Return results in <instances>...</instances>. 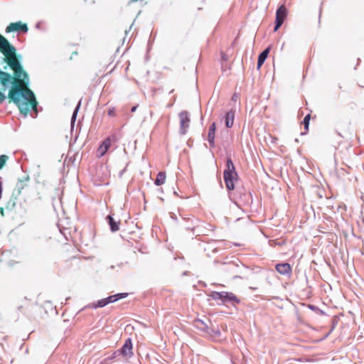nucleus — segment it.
Returning a JSON list of instances; mask_svg holds the SVG:
<instances>
[{
	"label": "nucleus",
	"mask_w": 364,
	"mask_h": 364,
	"mask_svg": "<svg viewBox=\"0 0 364 364\" xmlns=\"http://www.w3.org/2000/svg\"><path fill=\"white\" fill-rule=\"evenodd\" d=\"M14 77L6 72L0 71V83L3 87V90H6L9 85H11L8 97L18 107L21 114L26 117L31 109L36 112L38 102L33 92L28 87L30 82L28 73H26L27 82L26 84L24 75H21L18 77L14 70Z\"/></svg>",
	"instance_id": "obj_1"
},
{
	"label": "nucleus",
	"mask_w": 364,
	"mask_h": 364,
	"mask_svg": "<svg viewBox=\"0 0 364 364\" xmlns=\"http://www.w3.org/2000/svg\"><path fill=\"white\" fill-rule=\"evenodd\" d=\"M0 51L4 55V57L2 58V62L7 64V65L4 67V69L6 70L7 67L9 66L11 70L15 71L16 75L18 77H20L21 75H24L26 76V81H27L26 72L23 70V66L20 62L21 55L16 53V48L1 34Z\"/></svg>",
	"instance_id": "obj_2"
},
{
	"label": "nucleus",
	"mask_w": 364,
	"mask_h": 364,
	"mask_svg": "<svg viewBox=\"0 0 364 364\" xmlns=\"http://www.w3.org/2000/svg\"><path fill=\"white\" fill-rule=\"evenodd\" d=\"M193 326L198 330L203 332L205 336L211 338L220 337L221 332L218 327H215L209 319L205 321L200 318L193 321Z\"/></svg>",
	"instance_id": "obj_3"
},
{
	"label": "nucleus",
	"mask_w": 364,
	"mask_h": 364,
	"mask_svg": "<svg viewBox=\"0 0 364 364\" xmlns=\"http://www.w3.org/2000/svg\"><path fill=\"white\" fill-rule=\"evenodd\" d=\"M287 16V9L284 5H281L276 11L274 31H277L283 24Z\"/></svg>",
	"instance_id": "obj_4"
},
{
	"label": "nucleus",
	"mask_w": 364,
	"mask_h": 364,
	"mask_svg": "<svg viewBox=\"0 0 364 364\" xmlns=\"http://www.w3.org/2000/svg\"><path fill=\"white\" fill-rule=\"evenodd\" d=\"M28 28L26 23H23L21 21L11 23L6 28V33H11L14 31L21 32L23 33H27Z\"/></svg>",
	"instance_id": "obj_5"
},
{
	"label": "nucleus",
	"mask_w": 364,
	"mask_h": 364,
	"mask_svg": "<svg viewBox=\"0 0 364 364\" xmlns=\"http://www.w3.org/2000/svg\"><path fill=\"white\" fill-rule=\"evenodd\" d=\"M180 118V133L185 134L189 127L190 117L187 111H182L179 113Z\"/></svg>",
	"instance_id": "obj_6"
},
{
	"label": "nucleus",
	"mask_w": 364,
	"mask_h": 364,
	"mask_svg": "<svg viewBox=\"0 0 364 364\" xmlns=\"http://www.w3.org/2000/svg\"><path fill=\"white\" fill-rule=\"evenodd\" d=\"M117 353L123 355L124 356H127L129 358H131L133 355L132 342L130 338L125 341L124 345L120 349L117 350Z\"/></svg>",
	"instance_id": "obj_7"
},
{
	"label": "nucleus",
	"mask_w": 364,
	"mask_h": 364,
	"mask_svg": "<svg viewBox=\"0 0 364 364\" xmlns=\"http://www.w3.org/2000/svg\"><path fill=\"white\" fill-rule=\"evenodd\" d=\"M221 301L223 303H231L232 304H238L240 303V299L237 298L233 293L229 291H222Z\"/></svg>",
	"instance_id": "obj_8"
},
{
	"label": "nucleus",
	"mask_w": 364,
	"mask_h": 364,
	"mask_svg": "<svg viewBox=\"0 0 364 364\" xmlns=\"http://www.w3.org/2000/svg\"><path fill=\"white\" fill-rule=\"evenodd\" d=\"M223 176L227 189L229 191L233 190L235 188L234 179L236 176L235 173L224 171Z\"/></svg>",
	"instance_id": "obj_9"
},
{
	"label": "nucleus",
	"mask_w": 364,
	"mask_h": 364,
	"mask_svg": "<svg viewBox=\"0 0 364 364\" xmlns=\"http://www.w3.org/2000/svg\"><path fill=\"white\" fill-rule=\"evenodd\" d=\"M111 143L112 140L110 137H107L102 141L97 151V154L99 157H102L105 154V153L111 146Z\"/></svg>",
	"instance_id": "obj_10"
},
{
	"label": "nucleus",
	"mask_w": 364,
	"mask_h": 364,
	"mask_svg": "<svg viewBox=\"0 0 364 364\" xmlns=\"http://www.w3.org/2000/svg\"><path fill=\"white\" fill-rule=\"evenodd\" d=\"M215 131H216V124H215V122H213L209 127L208 134V141L210 146L211 148L215 147Z\"/></svg>",
	"instance_id": "obj_11"
},
{
	"label": "nucleus",
	"mask_w": 364,
	"mask_h": 364,
	"mask_svg": "<svg viewBox=\"0 0 364 364\" xmlns=\"http://www.w3.org/2000/svg\"><path fill=\"white\" fill-rule=\"evenodd\" d=\"M276 270L282 275H288L291 273V268L289 263H279L276 265Z\"/></svg>",
	"instance_id": "obj_12"
},
{
	"label": "nucleus",
	"mask_w": 364,
	"mask_h": 364,
	"mask_svg": "<svg viewBox=\"0 0 364 364\" xmlns=\"http://www.w3.org/2000/svg\"><path fill=\"white\" fill-rule=\"evenodd\" d=\"M271 47L268 46L258 56L257 69L259 70L262 65L267 58L268 54L269 53Z\"/></svg>",
	"instance_id": "obj_13"
},
{
	"label": "nucleus",
	"mask_w": 364,
	"mask_h": 364,
	"mask_svg": "<svg viewBox=\"0 0 364 364\" xmlns=\"http://www.w3.org/2000/svg\"><path fill=\"white\" fill-rule=\"evenodd\" d=\"M235 119V112L233 110L228 111L225 116V127L230 128L232 127Z\"/></svg>",
	"instance_id": "obj_14"
},
{
	"label": "nucleus",
	"mask_w": 364,
	"mask_h": 364,
	"mask_svg": "<svg viewBox=\"0 0 364 364\" xmlns=\"http://www.w3.org/2000/svg\"><path fill=\"white\" fill-rule=\"evenodd\" d=\"M107 221L112 232H116L119 230V222L116 221L111 215L107 216Z\"/></svg>",
	"instance_id": "obj_15"
},
{
	"label": "nucleus",
	"mask_w": 364,
	"mask_h": 364,
	"mask_svg": "<svg viewBox=\"0 0 364 364\" xmlns=\"http://www.w3.org/2000/svg\"><path fill=\"white\" fill-rule=\"evenodd\" d=\"M239 263H240V266L242 268H246V267L243 264H242L240 262L232 261V262L224 264L226 266V267L225 268V270L234 272L235 268L240 267Z\"/></svg>",
	"instance_id": "obj_16"
},
{
	"label": "nucleus",
	"mask_w": 364,
	"mask_h": 364,
	"mask_svg": "<svg viewBox=\"0 0 364 364\" xmlns=\"http://www.w3.org/2000/svg\"><path fill=\"white\" fill-rule=\"evenodd\" d=\"M128 296L127 293H118L107 297L109 304L116 302L120 299H124Z\"/></svg>",
	"instance_id": "obj_17"
},
{
	"label": "nucleus",
	"mask_w": 364,
	"mask_h": 364,
	"mask_svg": "<svg viewBox=\"0 0 364 364\" xmlns=\"http://www.w3.org/2000/svg\"><path fill=\"white\" fill-rule=\"evenodd\" d=\"M224 171H228L229 173H234L236 176H237V173L235 171V167L233 164L232 160L230 157L227 158V163H226V168Z\"/></svg>",
	"instance_id": "obj_18"
},
{
	"label": "nucleus",
	"mask_w": 364,
	"mask_h": 364,
	"mask_svg": "<svg viewBox=\"0 0 364 364\" xmlns=\"http://www.w3.org/2000/svg\"><path fill=\"white\" fill-rule=\"evenodd\" d=\"M166 181V173L160 171L156 176V178L154 181L156 186H161L165 183Z\"/></svg>",
	"instance_id": "obj_19"
},
{
	"label": "nucleus",
	"mask_w": 364,
	"mask_h": 364,
	"mask_svg": "<svg viewBox=\"0 0 364 364\" xmlns=\"http://www.w3.org/2000/svg\"><path fill=\"white\" fill-rule=\"evenodd\" d=\"M109 304V301L107 298L98 300L97 302L92 303L90 306L92 309L102 308Z\"/></svg>",
	"instance_id": "obj_20"
},
{
	"label": "nucleus",
	"mask_w": 364,
	"mask_h": 364,
	"mask_svg": "<svg viewBox=\"0 0 364 364\" xmlns=\"http://www.w3.org/2000/svg\"><path fill=\"white\" fill-rule=\"evenodd\" d=\"M80 107V101L78 102V104L75 107V109H74V111L73 112V114H72V117H71V127L72 128L74 127V124H75V120H76V117H77V112L79 111Z\"/></svg>",
	"instance_id": "obj_21"
},
{
	"label": "nucleus",
	"mask_w": 364,
	"mask_h": 364,
	"mask_svg": "<svg viewBox=\"0 0 364 364\" xmlns=\"http://www.w3.org/2000/svg\"><path fill=\"white\" fill-rule=\"evenodd\" d=\"M310 119H311V114H308L304 117V118L302 121V124L304 125L305 130L309 129Z\"/></svg>",
	"instance_id": "obj_22"
},
{
	"label": "nucleus",
	"mask_w": 364,
	"mask_h": 364,
	"mask_svg": "<svg viewBox=\"0 0 364 364\" xmlns=\"http://www.w3.org/2000/svg\"><path fill=\"white\" fill-rule=\"evenodd\" d=\"M221 294H222V291L219 292V291H213L211 292L210 296L213 299V300H221Z\"/></svg>",
	"instance_id": "obj_23"
},
{
	"label": "nucleus",
	"mask_w": 364,
	"mask_h": 364,
	"mask_svg": "<svg viewBox=\"0 0 364 364\" xmlns=\"http://www.w3.org/2000/svg\"><path fill=\"white\" fill-rule=\"evenodd\" d=\"M9 159V156L6 155H1L0 156V169L4 167L6 161Z\"/></svg>",
	"instance_id": "obj_24"
},
{
	"label": "nucleus",
	"mask_w": 364,
	"mask_h": 364,
	"mask_svg": "<svg viewBox=\"0 0 364 364\" xmlns=\"http://www.w3.org/2000/svg\"><path fill=\"white\" fill-rule=\"evenodd\" d=\"M107 114L110 117H113L115 115V108L109 107L107 112Z\"/></svg>",
	"instance_id": "obj_25"
},
{
	"label": "nucleus",
	"mask_w": 364,
	"mask_h": 364,
	"mask_svg": "<svg viewBox=\"0 0 364 364\" xmlns=\"http://www.w3.org/2000/svg\"><path fill=\"white\" fill-rule=\"evenodd\" d=\"M23 181H19L17 184H16V188H18V193H21V190L23 188Z\"/></svg>",
	"instance_id": "obj_26"
},
{
	"label": "nucleus",
	"mask_w": 364,
	"mask_h": 364,
	"mask_svg": "<svg viewBox=\"0 0 364 364\" xmlns=\"http://www.w3.org/2000/svg\"><path fill=\"white\" fill-rule=\"evenodd\" d=\"M243 196L245 198V202L248 203V200L251 199L252 196L250 192H247L243 193Z\"/></svg>",
	"instance_id": "obj_27"
},
{
	"label": "nucleus",
	"mask_w": 364,
	"mask_h": 364,
	"mask_svg": "<svg viewBox=\"0 0 364 364\" xmlns=\"http://www.w3.org/2000/svg\"><path fill=\"white\" fill-rule=\"evenodd\" d=\"M6 99V96L5 95V94L4 92H2L0 90V104H2L5 101Z\"/></svg>",
	"instance_id": "obj_28"
},
{
	"label": "nucleus",
	"mask_w": 364,
	"mask_h": 364,
	"mask_svg": "<svg viewBox=\"0 0 364 364\" xmlns=\"http://www.w3.org/2000/svg\"><path fill=\"white\" fill-rule=\"evenodd\" d=\"M121 354H117V350H115L112 355L109 358H107V359L112 360L120 355Z\"/></svg>",
	"instance_id": "obj_29"
},
{
	"label": "nucleus",
	"mask_w": 364,
	"mask_h": 364,
	"mask_svg": "<svg viewBox=\"0 0 364 364\" xmlns=\"http://www.w3.org/2000/svg\"><path fill=\"white\" fill-rule=\"evenodd\" d=\"M221 59H222V60H223V61L227 60H228V56H227V55H225L224 53H221Z\"/></svg>",
	"instance_id": "obj_30"
},
{
	"label": "nucleus",
	"mask_w": 364,
	"mask_h": 364,
	"mask_svg": "<svg viewBox=\"0 0 364 364\" xmlns=\"http://www.w3.org/2000/svg\"><path fill=\"white\" fill-rule=\"evenodd\" d=\"M136 109H137V105L134 106V107H132L131 112H134L136 110Z\"/></svg>",
	"instance_id": "obj_31"
},
{
	"label": "nucleus",
	"mask_w": 364,
	"mask_h": 364,
	"mask_svg": "<svg viewBox=\"0 0 364 364\" xmlns=\"http://www.w3.org/2000/svg\"><path fill=\"white\" fill-rule=\"evenodd\" d=\"M0 213L1 216H4V210L3 208H0Z\"/></svg>",
	"instance_id": "obj_32"
},
{
	"label": "nucleus",
	"mask_w": 364,
	"mask_h": 364,
	"mask_svg": "<svg viewBox=\"0 0 364 364\" xmlns=\"http://www.w3.org/2000/svg\"><path fill=\"white\" fill-rule=\"evenodd\" d=\"M309 308L312 310H315L316 309H317V307L314 305H309Z\"/></svg>",
	"instance_id": "obj_33"
},
{
	"label": "nucleus",
	"mask_w": 364,
	"mask_h": 364,
	"mask_svg": "<svg viewBox=\"0 0 364 364\" xmlns=\"http://www.w3.org/2000/svg\"><path fill=\"white\" fill-rule=\"evenodd\" d=\"M171 218H173V219H174L176 220H177V218H176V215L173 214V213H172Z\"/></svg>",
	"instance_id": "obj_34"
},
{
	"label": "nucleus",
	"mask_w": 364,
	"mask_h": 364,
	"mask_svg": "<svg viewBox=\"0 0 364 364\" xmlns=\"http://www.w3.org/2000/svg\"><path fill=\"white\" fill-rule=\"evenodd\" d=\"M272 142L274 143L275 141L277 139L276 137H272Z\"/></svg>",
	"instance_id": "obj_35"
},
{
	"label": "nucleus",
	"mask_w": 364,
	"mask_h": 364,
	"mask_svg": "<svg viewBox=\"0 0 364 364\" xmlns=\"http://www.w3.org/2000/svg\"><path fill=\"white\" fill-rule=\"evenodd\" d=\"M124 171H125V168H124V169H123V170L120 172V176H122V175L124 173Z\"/></svg>",
	"instance_id": "obj_36"
},
{
	"label": "nucleus",
	"mask_w": 364,
	"mask_h": 364,
	"mask_svg": "<svg viewBox=\"0 0 364 364\" xmlns=\"http://www.w3.org/2000/svg\"><path fill=\"white\" fill-rule=\"evenodd\" d=\"M236 97H237V96H236L235 95H233V97H232V100L236 99Z\"/></svg>",
	"instance_id": "obj_37"
},
{
	"label": "nucleus",
	"mask_w": 364,
	"mask_h": 364,
	"mask_svg": "<svg viewBox=\"0 0 364 364\" xmlns=\"http://www.w3.org/2000/svg\"><path fill=\"white\" fill-rule=\"evenodd\" d=\"M128 32H129V31H127V30L125 31L126 35L128 33Z\"/></svg>",
	"instance_id": "obj_38"
}]
</instances>
